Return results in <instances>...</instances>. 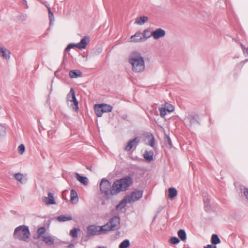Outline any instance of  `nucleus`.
Here are the masks:
<instances>
[{"label":"nucleus","instance_id":"1","mask_svg":"<svg viewBox=\"0 0 248 248\" xmlns=\"http://www.w3.org/2000/svg\"><path fill=\"white\" fill-rule=\"evenodd\" d=\"M133 182V179L129 175L115 181L112 186L110 194L115 195L121 191L127 190Z\"/></svg>","mask_w":248,"mask_h":248},{"label":"nucleus","instance_id":"2","mask_svg":"<svg viewBox=\"0 0 248 248\" xmlns=\"http://www.w3.org/2000/svg\"><path fill=\"white\" fill-rule=\"evenodd\" d=\"M129 62L132 66V70L137 73L141 72L145 69L144 58L137 51L131 53L129 58Z\"/></svg>","mask_w":248,"mask_h":248},{"label":"nucleus","instance_id":"3","mask_svg":"<svg viewBox=\"0 0 248 248\" xmlns=\"http://www.w3.org/2000/svg\"><path fill=\"white\" fill-rule=\"evenodd\" d=\"M30 235L28 227L25 225H21L15 229L13 237L15 239L28 242Z\"/></svg>","mask_w":248,"mask_h":248},{"label":"nucleus","instance_id":"4","mask_svg":"<svg viewBox=\"0 0 248 248\" xmlns=\"http://www.w3.org/2000/svg\"><path fill=\"white\" fill-rule=\"evenodd\" d=\"M199 116L197 115L188 114L184 119V123L189 128H192L199 124Z\"/></svg>","mask_w":248,"mask_h":248},{"label":"nucleus","instance_id":"5","mask_svg":"<svg viewBox=\"0 0 248 248\" xmlns=\"http://www.w3.org/2000/svg\"><path fill=\"white\" fill-rule=\"evenodd\" d=\"M112 186H111L110 182L106 178L102 179L100 183V189L102 193L108 196L110 194V190Z\"/></svg>","mask_w":248,"mask_h":248},{"label":"nucleus","instance_id":"6","mask_svg":"<svg viewBox=\"0 0 248 248\" xmlns=\"http://www.w3.org/2000/svg\"><path fill=\"white\" fill-rule=\"evenodd\" d=\"M67 99L68 101L73 102L72 108L75 111H77L78 109V102L76 97L74 88H71L69 93L67 95Z\"/></svg>","mask_w":248,"mask_h":248},{"label":"nucleus","instance_id":"7","mask_svg":"<svg viewBox=\"0 0 248 248\" xmlns=\"http://www.w3.org/2000/svg\"><path fill=\"white\" fill-rule=\"evenodd\" d=\"M143 195V191L142 190H135L132 192L129 195L126 196L128 199V202H134L140 198H141Z\"/></svg>","mask_w":248,"mask_h":248},{"label":"nucleus","instance_id":"8","mask_svg":"<svg viewBox=\"0 0 248 248\" xmlns=\"http://www.w3.org/2000/svg\"><path fill=\"white\" fill-rule=\"evenodd\" d=\"M101 234L100 231L99 226L91 225L87 228V235L88 237H91Z\"/></svg>","mask_w":248,"mask_h":248},{"label":"nucleus","instance_id":"9","mask_svg":"<svg viewBox=\"0 0 248 248\" xmlns=\"http://www.w3.org/2000/svg\"><path fill=\"white\" fill-rule=\"evenodd\" d=\"M140 142V139L138 137H136L134 139L130 140L125 147V150L129 151L132 148L136 149L137 146Z\"/></svg>","mask_w":248,"mask_h":248},{"label":"nucleus","instance_id":"10","mask_svg":"<svg viewBox=\"0 0 248 248\" xmlns=\"http://www.w3.org/2000/svg\"><path fill=\"white\" fill-rule=\"evenodd\" d=\"M151 35L154 39L157 40L160 38L163 37L166 35V31L161 28H158L151 32Z\"/></svg>","mask_w":248,"mask_h":248},{"label":"nucleus","instance_id":"11","mask_svg":"<svg viewBox=\"0 0 248 248\" xmlns=\"http://www.w3.org/2000/svg\"><path fill=\"white\" fill-rule=\"evenodd\" d=\"M114 231L117 230L120 226V218L119 217L115 216L111 218L109 222Z\"/></svg>","mask_w":248,"mask_h":248},{"label":"nucleus","instance_id":"12","mask_svg":"<svg viewBox=\"0 0 248 248\" xmlns=\"http://www.w3.org/2000/svg\"><path fill=\"white\" fill-rule=\"evenodd\" d=\"M41 240L46 245L50 246L53 245L55 242L54 238L48 233L45 234Z\"/></svg>","mask_w":248,"mask_h":248},{"label":"nucleus","instance_id":"13","mask_svg":"<svg viewBox=\"0 0 248 248\" xmlns=\"http://www.w3.org/2000/svg\"><path fill=\"white\" fill-rule=\"evenodd\" d=\"M90 42V37L88 36H85L83 37L78 43H77V48L82 49L85 48L87 45Z\"/></svg>","mask_w":248,"mask_h":248},{"label":"nucleus","instance_id":"14","mask_svg":"<svg viewBox=\"0 0 248 248\" xmlns=\"http://www.w3.org/2000/svg\"><path fill=\"white\" fill-rule=\"evenodd\" d=\"M43 202L46 204H54L55 203V201L52 193L49 192L48 193V197H44L42 198Z\"/></svg>","mask_w":248,"mask_h":248},{"label":"nucleus","instance_id":"15","mask_svg":"<svg viewBox=\"0 0 248 248\" xmlns=\"http://www.w3.org/2000/svg\"><path fill=\"white\" fill-rule=\"evenodd\" d=\"M10 51L4 47H0V56L6 60L10 58Z\"/></svg>","mask_w":248,"mask_h":248},{"label":"nucleus","instance_id":"16","mask_svg":"<svg viewBox=\"0 0 248 248\" xmlns=\"http://www.w3.org/2000/svg\"><path fill=\"white\" fill-rule=\"evenodd\" d=\"M142 37V32L140 31L137 32L134 35L131 36V42H140L144 41Z\"/></svg>","mask_w":248,"mask_h":248},{"label":"nucleus","instance_id":"17","mask_svg":"<svg viewBox=\"0 0 248 248\" xmlns=\"http://www.w3.org/2000/svg\"><path fill=\"white\" fill-rule=\"evenodd\" d=\"M99 228L101 234L106 233L108 231H114L108 222L103 226H99Z\"/></svg>","mask_w":248,"mask_h":248},{"label":"nucleus","instance_id":"18","mask_svg":"<svg viewBox=\"0 0 248 248\" xmlns=\"http://www.w3.org/2000/svg\"><path fill=\"white\" fill-rule=\"evenodd\" d=\"M76 179L82 184L87 186L88 184V179L86 177L80 175L79 174L76 173Z\"/></svg>","mask_w":248,"mask_h":248},{"label":"nucleus","instance_id":"19","mask_svg":"<svg viewBox=\"0 0 248 248\" xmlns=\"http://www.w3.org/2000/svg\"><path fill=\"white\" fill-rule=\"evenodd\" d=\"M94 111L97 117H100L102 116L104 111L100 104H95L94 106Z\"/></svg>","mask_w":248,"mask_h":248},{"label":"nucleus","instance_id":"20","mask_svg":"<svg viewBox=\"0 0 248 248\" xmlns=\"http://www.w3.org/2000/svg\"><path fill=\"white\" fill-rule=\"evenodd\" d=\"M82 72L79 70H72L69 73V77L71 78H77L82 76Z\"/></svg>","mask_w":248,"mask_h":248},{"label":"nucleus","instance_id":"21","mask_svg":"<svg viewBox=\"0 0 248 248\" xmlns=\"http://www.w3.org/2000/svg\"><path fill=\"white\" fill-rule=\"evenodd\" d=\"M154 152L152 151H146L144 154L143 157L146 160L151 162L153 160Z\"/></svg>","mask_w":248,"mask_h":248},{"label":"nucleus","instance_id":"22","mask_svg":"<svg viewBox=\"0 0 248 248\" xmlns=\"http://www.w3.org/2000/svg\"><path fill=\"white\" fill-rule=\"evenodd\" d=\"M15 178L21 184H24L27 181V179L24 178V176L22 174L20 173H16L15 175Z\"/></svg>","mask_w":248,"mask_h":248},{"label":"nucleus","instance_id":"23","mask_svg":"<svg viewBox=\"0 0 248 248\" xmlns=\"http://www.w3.org/2000/svg\"><path fill=\"white\" fill-rule=\"evenodd\" d=\"M169 197L170 199H173L177 195V191L176 188L173 187H170L168 189Z\"/></svg>","mask_w":248,"mask_h":248},{"label":"nucleus","instance_id":"24","mask_svg":"<svg viewBox=\"0 0 248 248\" xmlns=\"http://www.w3.org/2000/svg\"><path fill=\"white\" fill-rule=\"evenodd\" d=\"M72 219V217L71 216L61 215L57 217V220L59 222H64Z\"/></svg>","mask_w":248,"mask_h":248},{"label":"nucleus","instance_id":"25","mask_svg":"<svg viewBox=\"0 0 248 248\" xmlns=\"http://www.w3.org/2000/svg\"><path fill=\"white\" fill-rule=\"evenodd\" d=\"M127 202H128V199H127V197L126 196L117 205L116 209H120V210L122 209L126 206V204Z\"/></svg>","mask_w":248,"mask_h":248},{"label":"nucleus","instance_id":"26","mask_svg":"<svg viewBox=\"0 0 248 248\" xmlns=\"http://www.w3.org/2000/svg\"><path fill=\"white\" fill-rule=\"evenodd\" d=\"M46 230L45 227H41L38 229L37 230V234H38V238L42 239L43 238V236H44L45 234H46Z\"/></svg>","mask_w":248,"mask_h":248},{"label":"nucleus","instance_id":"27","mask_svg":"<svg viewBox=\"0 0 248 248\" xmlns=\"http://www.w3.org/2000/svg\"><path fill=\"white\" fill-rule=\"evenodd\" d=\"M70 196V200L72 202H76L78 201L77 193L74 189L71 190Z\"/></svg>","mask_w":248,"mask_h":248},{"label":"nucleus","instance_id":"28","mask_svg":"<svg viewBox=\"0 0 248 248\" xmlns=\"http://www.w3.org/2000/svg\"><path fill=\"white\" fill-rule=\"evenodd\" d=\"M148 20V17L145 16H140V18H137L136 19L135 23L139 25H142L144 24Z\"/></svg>","mask_w":248,"mask_h":248},{"label":"nucleus","instance_id":"29","mask_svg":"<svg viewBox=\"0 0 248 248\" xmlns=\"http://www.w3.org/2000/svg\"><path fill=\"white\" fill-rule=\"evenodd\" d=\"M100 105L103 108L104 113L109 112L112 110L113 107L110 105L106 104H100Z\"/></svg>","mask_w":248,"mask_h":248},{"label":"nucleus","instance_id":"30","mask_svg":"<svg viewBox=\"0 0 248 248\" xmlns=\"http://www.w3.org/2000/svg\"><path fill=\"white\" fill-rule=\"evenodd\" d=\"M211 243L213 245H216L220 243V240L217 234H214L212 235Z\"/></svg>","mask_w":248,"mask_h":248},{"label":"nucleus","instance_id":"31","mask_svg":"<svg viewBox=\"0 0 248 248\" xmlns=\"http://www.w3.org/2000/svg\"><path fill=\"white\" fill-rule=\"evenodd\" d=\"M143 35L142 38L143 41H145L147 39L150 38L151 36H152L151 35V33L150 32V31L149 29H147L143 31V32L142 33Z\"/></svg>","mask_w":248,"mask_h":248},{"label":"nucleus","instance_id":"32","mask_svg":"<svg viewBox=\"0 0 248 248\" xmlns=\"http://www.w3.org/2000/svg\"><path fill=\"white\" fill-rule=\"evenodd\" d=\"M178 235L181 240L183 241H185L186 239V234L184 230H180L178 232Z\"/></svg>","mask_w":248,"mask_h":248},{"label":"nucleus","instance_id":"33","mask_svg":"<svg viewBox=\"0 0 248 248\" xmlns=\"http://www.w3.org/2000/svg\"><path fill=\"white\" fill-rule=\"evenodd\" d=\"M164 141L166 144V146L170 149L172 147V145L170 138L167 135H165Z\"/></svg>","mask_w":248,"mask_h":248},{"label":"nucleus","instance_id":"34","mask_svg":"<svg viewBox=\"0 0 248 248\" xmlns=\"http://www.w3.org/2000/svg\"><path fill=\"white\" fill-rule=\"evenodd\" d=\"M79 231V228H74L70 231V235L74 238H77L78 236V232Z\"/></svg>","mask_w":248,"mask_h":248},{"label":"nucleus","instance_id":"35","mask_svg":"<svg viewBox=\"0 0 248 248\" xmlns=\"http://www.w3.org/2000/svg\"><path fill=\"white\" fill-rule=\"evenodd\" d=\"M130 246L129 240L125 239L119 245V248H127Z\"/></svg>","mask_w":248,"mask_h":248},{"label":"nucleus","instance_id":"36","mask_svg":"<svg viewBox=\"0 0 248 248\" xmlns=\"http://www.w3.org/2000/svg\"><path fill=\"white\" fill-rule=\"evenodd\" d=\"M6 129L3 125L0 124V139L6 135Z\"/></svg>","mask_w":248,"mask_h":248},{"label":"nucleus","instance_id":"37","mask_svg":"<svg viewBox=\"0 0 248 248\" xmlns=\"http://www.w3.org/2000/svg\"><path fill=\"white\" fill-rule=\"evenodd\" d=\"M47 9L48 11V16L50 20V24H51L52 22H53L54 20V17L52 12L51 11L50 7L47 6Z\"/></svg>","mask_w":248,"mask_h":248},{"label":"nucleus","instance_id":"38","mask_svg":"<svg viewBox=\"0 0 248 248\" xmlns=\"http://www.w3.org/2000/svg\"><path fill=\"white\" fill-rule=\"evenodd\" d=\"M170 241L172 244H177L180 242V240L176 237H171L170 238Z\"/></svg>","mask_w":248,"mask_h":248},{"label":"nucleus","instance_id":"39","mask_svg":"<svg viewBox=\"0 0 248 248\" xmlns=\"http://www.w3.org/2000/svg\"><path fill=\"white\" fill-rule=\"evenodd\" d=\"M77 46H78L77 44L70 43L65 48V51L67 52V51H69L70 49H71L74 47H77Z\"/></svg>","mask_w":248,"mask_h":248},{"label":"nucleus","instance_id":"40","mask_svg":"<svg viewBox=\"0 0 248 248\" xmlns=\"http://www.w3.org/2000/svg\"><path fill=\"white\" fill-rule=\"evenodd\" d=\"M25 146L24 145V144H20L18 147V153L20 155H22L23 154V153L25 151Z\"/></svg>","mask_w":248,"mask_h":248},{"label":"nucleus","instance_id":"41","mask_svg":"<svg viewBox=\"0 0 248 248\" xmlns=\"http://www.w3.org/2000/svg\"><path fill=\"white\" fill-rule=\"evenodd\" d=\"M165 108H166L167 111H168L169 112H172L174 109V108L173 107V106L169 104H167L166 105V107Z\"/></svg>","mask_w":248,"mask_h":248},{"label":"nucleus","instance_id":"42","mask_svg":"<svg viewBox=\"0 0 248 248\" xmlns=\"http://www.w3.org/2000/svg\"><path fill=\"white\" fill-rule=\"evenodd\" d=\"M167 109L166 108H159L160 115L161 117L164 118L166 114Z\"/></svg>","mask_w":248,"mask_h":248},{"label":"nucleus","instance_id":"43","mask_svg":"<svg viewBox=\"0 0 248 248\" xmlns=\"http://www.w3.org/2000/svg\"><path fill=\"white\" fill-rule=\"evenodd\" d=\"M241 48L244 54L248 56V48H247L243 45H241Z\"/></svg>","mask_w":248,"mask_h":248},{"label":"nucleus","instance_id":"44","mask_svg":"<svg viewBox=\"0 0 248 248\" xmlns=\"http://www.w3.org/2000/svg\"><path fill=\"white\" fill-rule=\"evenodd\" d=\"M149 145L152 147L155 145V138L153 136L149 141Z\"/></svg>","mask_w":248,"mask_h":248},{"label":"nucleus","instance_id":"45","mask_svg":"<svg viewBox=\"0 0 248 248\" xmlns=\"http://www.w3.org/2000/svg\"><path fill=\"white\" fill-rule=\"evenodd\" d=\"M27 17V15L26 14H23L19 16V19L21 20L22 21L26 19Z\"/></svg>","mask_w":248,"mask_h":248},{"label":"nucleus","instance_id":"46","mask_svg":"<svg viewBox=\"0 0 248 248\" xmlns=\"http://www.w3.org/2000/svg\"><path fill=\"white\" fill-rule=\"evenodd\" d=\"M204 248H217L216 246H212L211 245H207Z\"/></svg>","mask_w":248,"mask_h":248},{"label":"nucleus","instance_id":"47","mask_svg":"<svg viewBox=\"0 0 248 248\" xmlns=\"http://www.w3.org/2000/svg\"><path fill=\"white\" fill-rule=\"evenodd\" d=\"M22 2L25 5V6L26 7V8L28 9V5L27 1L26 0H22Z\"/></svg>","mask_w":248,"mask_h":248},{"label":"nucleus","instance_id":"48","mask_svg":"<svg viewBox=\"0 0 248 248\" xmlns=\"http://www.w3.org/2000/svg\"><path fill=\"white\" fill-rule=\"evenodd\" d=\"M74 247V245L73 244H71L67 246L68 248H73Z\"/></svg>","mask_w":248,"mask_h":248},{"label":"nucleus","instance_id":"49","mask_svg":"<svg viewBox=\"0 0 248 248\" xmlns=\"http://www.w3.org/2000/svg\"><path fill=\"white\" fill-rule=\"evenodd\" d=\"M204 202L205 204L206 203H208V202H209V200H208V199H207L206 201L205 199H204Z\"/></svg>","mask_w":248,"mask_h":248},{"label":"nucleus","instance_id":"50","mask_svg":"<svg viewBox=\"0 0 248 248\" xmlns=\"http://www.w3.org/2000/svg\"><path fill=\"white\" fill-rule=\"evenodd\" d=\"M42 2V3L44 5H45L46 7H47V6H48L47 5V3H46V2Z\"/></svg>","mask_w":248,"mask_h":248},{"label":"nucleus","instance_id":"51","mask_svg":"<svg viewBox=\"0 0 248 248\" xmlns=\"http://www.w3.org/2000/svg\"><path fill=\"white\" fill-rule=\"evenodd\" d=\"M126 117H127L126 116L124 115L123 118H124V119H125V118H126Z\"/></svg>","mask_w":248,"mask_h":248},{"label":"nucleus","instance_id":"52","mask_svg":"<svg viewBox=\"0 0 248 248\" xmlns=\"http://www.w3.org/2000/svg\"><path fill=\"white\" fill-rule=\"evenodd\" d=\"M98 248H106V247H99Z\"/></svg>","mask_w":248,"mask_h":248},{"label":"nucleus","instance_id":"53","mask_svg":"<svg viewBox=\"0 0 248 248\" xmlns=\"http://www.w3.org/2000/svg\"><path fill=\"white\" fill-rule=\"evenodd\" d=\"M87 168L89 170H91L90 168L87 167Z\"/></svg>","mask_w":248,"mask_h":248},{"label":"nucleus","instance_id":"54","mask_svg":"<svg viewBox=\"0 0 248 248\" xmlns=\"http://www.w3.org/2000/svg\"><path fill=\"white\" fill-rule=\"evenodd\" d=\"M248 61V59L246 60V61Z\"/></svg>","mask_w":248,"mask_h":248}]
</instances>
